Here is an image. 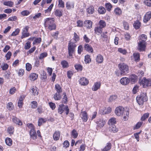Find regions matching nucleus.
Segmentation results:
<instances>
[{
	"label": "nucleus",
	"instance_id": "1",
	"mask_svg": "<svg viewBox=\"0 0 151 151\" xmlns=\"http://www.w3.org/2000/svg\"><path fill=\"white\" fill-rule=\"evenodd\" d=\"M55 22L54 18H47L44 19L43 24L45 27L50 30H52L56 29V24Z\"/></svg>",
	"mask_w": 151,
	"mask_h": 151
},
{
	"label": "nucleus",
	"instance_id": "2",
	"mask_svg": "<svg viewBox=\"0 0 151 151\" xmlns=\"http://www.w3.org/2000/svg\"><path fill=\"white\" fill-rule=\"evenodd\" d=\"M147 40V37L146 35L142 34L140 36L138 48L140 51H143L145 50L146 44V41Z\"/></svg>",
	"mask_w": 151,
	"mask_h": 151
},
{
	"label": "nucleus",
	"instance_id": "3",
	"mask_svg": "<svg viewBox=\"0 0 151 151\" xmlns=\"http://www.w3.org/2000/svg\"><path fill=\"white\" fill-rule=\"evenodd\" d=\"M136 99L137 103L139 105H143L144 102L146 101L147 100L146 93H141L137 97Z\"/></svg>",
	"mask_w": 151,
	"mask_h": 151
},
{
	"label": "nucleus",
	"instance_id": "4",
	"mask_svg": "<svg viewBox=\"0 0 151 151\" xmlns=\"http://www.w3.org/2000/svg\"><path fill=\"white\" fill-rule=\"evenodd\" d=\"M118 67L121 71L120 74L124 75L128 73L129 68L128 66L125 63H121L118 64Z\"/></svg>",
	"mask_w": 151,
	"mask_h": 151
},
{
	"label": "nucleus",
	"instance_id": "5",
	"mask_svg": "<svg viewBox=\"0 0 151 151\" xmlns=\"http://www.w3.org/2000/svg\"><path fill=\"white\" fill-rule=\"evenodd\" d=\"M75 43L72 42H70L68 45V52L69 58H73V54L75 51V48L76 47Z\"/></svg>",
	"mask_w": 151,
	"mask_h": 151
},
{
	"label": "nucleus",
	"instance_id": "6",
	"mask_svg": "<svg viewBox=\"0 0 151 151\" xmlns=\"http://www.w3.org/2000/svg\"><path fill=\"white\" fill-rule=\"evenodd\" d=\"M28 127L31 129L29 134L30 137L33 139H35L37 138V134L35 130L33 125L32 124H27Z\"/></svg>",
	"mask_w": 151,
	"mask_h": 151
},
{
	"label": "nucleus",
	"instance_id": "7",
	"mask_svg": "<svg viewBox=\"0 0 151 151\" xmlns=\"http://www.w3.org/2000/svg\"><path fill=\"white\" fill-rule=\"evenodd\" d=\"M140 83L144 88L150 86H151V79H147L144 78L141 80Z\"/></svg>",
	"mask_w": 151,
	"mask_h": 151
},
{
	"label": "nucleus",
	"instance_id": "8",
	"mask_svg": "<svg viewBox=\"0 0 151 151\" xmlns=\"http://www.w3.org/2000/svg\"><path fill=\"white\" fill-rule=\"evenodd\" d=\"M126 111L124 110V108L121 106L117 107L115 110V113L117 116H120L123 115L125 111Z\"/></svg>",
	"mask_w": 151,
	"mask_h": 151
},
{
	"label": "nucleus",
	"instance_id": "9",
	"mask_svg": "<svg viewBox=\"0 0 151 151\" xmlns=\"http://www.w3.org/2000/svg\"><path fill=\"white\" fill-rule=\"evenodd\" d=\"M29 28V27L28 26H26L24 28L22 33V35L21 37L22 39L27 37L29 36V33L28 32Z\"/></svg>",
	"mask_w": 151,
	"mask_h": 151
},
{
	"label": "nucleus",
	"instance_id": "10",
	"mask_svg": "<svg viewBox=\"0 0 151 151\" xmlns=\"http://www.w3.org/2000/svg\"><path fill=\"white\" fill-rule=\"evenodd\" d=\"M129 80V82L130 81L132 83H135L137 81L138 77L137 76L134 74H132L130 75L128 78Z\"/></svg>",
	"mask_w": 151,
	"mask_h": 151
},
{
	"label": "nucleus",
	"instance_id": "11",
	"mask_svg": "<svg viewBox=\"0 0 151 151\" xmlns=\"http://www.w3.org/2000/svg\"><path fill=\"white\" fill-rule=\"evenodd\" d=\"M106 123L105 121L102 119H98L96 122L97 127L99 128L102 127Z\"/></svg>",
	"mask_w": 151,
	"mask_h": 151
},
{
	"label": "nucleus",
	"instance_id": "12",
	"mask_svg": "<svg viewBox=\"0 0 151 151\" xmlns=\"http://www.w3.org/2000/svg\"><path fill=\"white\" fill-rule=\"evenodd\" d=\"M80 116L83 121L84 122H87L88 119V117L87 113L86 111H82L81 112Z\"/></svg>",
	"mask_w": 151,
	"mask_h": 151
},
{
	"label": "nucleus",
	"instance_id": "13",
	"mask_svg": "<svg viewBox=\"0 0 151 151\" xmlns=\"http://www.w3.org/2000/svg\"><path fill=\"white\" fill-rule=\"evenodd\" d=\"M79 83L82 86H86L88 83V81L86 78L82 77L79 80Z\"/></svg>",
	"mask_w": 151,
	"mask_h": 151
},
{
	"label": "nucleus",
	"instance_id": "14",
	"mask_svg": "<svg viewBox=\"0 0 151 151\" xmlns=\"http://www.w3.org/2000/svg\"><path fill=\"white\" fill-rule=\"evenodd\" d=\"M120 82L122 85H126L129 83V80L128 78L126 77H124L121 79Z\"/></svg>",
	"mask_w": 151,
	"mask_h": 151
},
{
	"label": "nucleus",
	"instance_id": "15",
	"mask_svg": "<svg viewBox=\"0 0 151 151\" xmlns=\"http://www.w3.org/2000/svg\"><path fill=\"white\" fill-rule=\"evenodd\" d=\"M66 106L63 104H61L59 105L58 109V112L60 114H62L63 111L65 110Z\"/></svg>",
	"mask_w": 151,
	"mask_h": 151
},
{
	"label": "nucleus",
	"instance_id": "16",
	"mask_svg": "<svg viewBox=\"0 0 151 151\" xmlns=\"http://www.w3.org/2000/svg\"><path fill=\"white\" fill-rule=\"evenodd\" d=\"M101 85V83L99 82H96L95 83L94 85L92 88V90L94 91H97L100 88Z\"/></svg>",
	"mask_w": 151,
	"mask_h": 151
},
{
	"label": "nucleus",
	"instance_id": "17",
	"mask_svg": "<svg viewBox=\"0 0 151 151\" xmlns=\"http://www.w3.org/2000/svg\"><path fill=\"white\" fill-rule=\"evenodd\" d=\"M84 25L87 28L90 29L92 27V22L90 20H86L84 22Z\"/></svg>",
	"mask_w": 151,
	"mask_h": 151
},
{
	"label": "nucleus",
	"instance_id": "18",
	"mask_svg": "<svg viewBox=\"0 0 151 151\" xmlns=\"http://www.w3.org/2000/svg\"><path fill=\"white\" fill-rule=\"evenodd\" d=\"M94 31L95 34L98 35H99L102 33L103 29L97 26L94 28Z\"/></svg>",
	"mask_w": 151,
	"mask_h": 151
},
{
	"label": "nucleus",
	"instance_id": "19",
	"mask_svg": "<svg viewBox=\"0 0 151 151\" xmlns=\"http://www.w3.org/2000/svg\"><path fill=\"white\" fill-rule=\"evenodd\" d=\"M96 62L98 63H103L104 60V58L101 55H98L96 58Z\"/></svg>",
	"mask_w": 151,
	"mask_h": 151
},
{
	"label": "nucleus",
	"instance_id": "20",
	"mask_svg": "<svg viewBox=\"0 0 151 151\" xmlns=\"http://www.w3.org/2000/svg\"><path fill=\"white\" fill-rule=\"evenodd\" d=\"M12 120L14 123L18 125H22V122L15 116H13Z\"/></svg>",
	"mask_w": 151,
	"mask_h": 151
},
{
	"label": "nucleus",
	"instance_id": "21",
	"mask_svg": "<svg viewBox=\"0 0 151 151\" xmlns=\"http://www.w3.org/2000/svg\"><path fill=\"white\" fill-rule=\"evenodd\" d=\"M38 88L36 87L33 86L31 88L30 91L32 94L34 96H37L38 94Z\"/></svg>",
	"mask_w": 151,
	"mask_h": 151
},
{
	"label": "nucleus",
	"instance_id": "22",
	"mask_svg": "<svg viewBox=\"0 0 151 151\" xmlns=\"http://www.w3.org/2000/svg\"><path fill=\"white\" fill-rule=\"evenodd\" d=\"M151 12H148L146 13L144 17L143 21L145 23L147 22L150 19Z\"/></svg>",
	"mask_w": 151,
	"mask_h": 151
},
{
	"label": "nucleus",
	"instance_id": "23",
	"mask_svg": "<svg viewBox=\"0 0 151 151\" xmlns=\"http://www.w3.org/2000/svg\"><path fill=\"white\" fill-rule=\"evenodd\" d=\"M74 3L72 2L68 1L66 4V7L68 9H71L74 8Z\"/></svg>",
	"mask_w": 151,
	"mask_h": 151
},
{
	"label": "nucleus",
	"instance_id": "24",
	"mask_svg": "<svg viewBox=\"0 0 151 151\" xmlns=\"http://www.w3.org/2000/svg\"><path fill=\"white\" fill-rule=\"evenodd\" d=\"M84 47L86 50L89 52L92 53L93 52V49L91 46L88 44H86L84 46Z\"/></svg>",
	"mask_w": 151,
	"mask_h": 151
},
{
	"label": "nucleus",
	"instance_id": "25",
	"mask_svg": "<svg viewBox=\"0 0 151 151\" xmlns=\"http://www.w3.org/2000/svg\"><path fill=\"white\" fill-rule=\"evenodd\" d=\"M87 12L89 14H92L94 12V9L93 6H91L86 9Z\"/></svg>",
	"mask_w": 151,
	"mask_h": 151
},
{
	"label": "nucleus",
	"instance_id": "26",
	"mask_svg": "<svg viewBox=\"0 0 151 151\" xmlns=\"http://www.w3.org/2000/svg\"><path fill=\"white\" fill-rule=\"evenodd\" d=\"M60 133L59 131H56L53 135V139L55 140H58L60 138Z\"/></svg>",
	"mask_w": 151,
	"mask_h": 151
},
{
	"label": "nucleus",
	"instance_id": "27",
	"mask_svg": "<svg viewBox=\"0 0 151 151\" xmlns=\"http://www.w3.org/2000/svg\"><path fill=\"white\" fill-rule=\"evenodd\" d=\"M116 119L114 117H112L110 119L108 122V124L110 125H113L116 124Z\"/></svg>",
	"mask_w": 151,
	"mask_h": 151
},
{
	"label": "nucleus",
	"instance_id": "28",
	"mask_svg": "<svg viewBox=\"0 0 151 151\" xmlns=\"http://www.w3.org/2000/svg\"><path fill=\"white\" fill-rule=\"evenodd\" d=\"M98 26L103 29L106 25V22L103 20H101L98 24Z\"/></svg>",
	"mask_w": 151,
	"mask_h": 151
},
{
	"label": "nucleus",
	"instance_id": "29",
	"mask_svg": "<svg viewBox=\"0 0 151 151\" xmlns=\"http://www.w3.org/2000/svg\"><path fill=\"white\" fill-rule=\"evenodd\" d=\"M63 12L62 10L56 9L55 12V14L56 16L60 17L62 15Z\"/></svg>",
	"mask_w": 151,
	"mask_h": 151
},
{
	"label": "nucleus",
	"instance_id": "30",
	"mask_svg": "<svg viewBox=\"0 0 151 151\" xmlns=\"http://www.w3.org/2000/svg\"><path fill=\"white\" fill-rule=\"evenodd\" d=\"M38 77V75L35 73H31L29 76L30 79L31 81H34L36 80Z\"/></svg>",
	"mask_w": 151,
	"mask_h": 151
},
{
	"label": "nucleus",
	"instance_id": "31",
	"mask_svg": "<svg viewBox=\"0 0 151 151\" xmlns=\"http://www.w3.org/2000/svg\"><path fill=\"white\" fill-rule=\"evenodd\" d=\"M4 5L10 7H12L14 4V2L11 1H5L3 3Z\"/></svg>",
	"mask_w": 151,
	"mask_h": 151
},
{
	"label": "nucleus",
	"instance_id": "32",
	"mask_svg": "<svg viewBox=\"0 0 151 151\" xmlns=\"http://www.w3.org/2000/svg\"><path fill=\"white\" fill-rule=\"evenodd\" d=\"M111 145L110 143H108L105 147L103 149L102 151H107L109 150L111 147Z\"/></svg>",
	"mask_w": 151,
	"mask_h": 151
},
{
	"label": "nucleus",
	"instance_id": "33",
	"mask_svg": "<svg viewBox=\"0 0 151 151\" xmlns=\"http://www.w3.org/2000/svg\"><path fill=\"white\" fill-rule=\"evenodd\" d=\"M5 142L6 144L9 146H11L12 144V141L11 139L7 137L5 139Z\"/></svg>",
	"mask_w": 151,
	"mask_h": 151
},
{
	"label": "nucleus",
	"instance_id": "34",
	"mask_svg": "<svg viewBox=\"0 0 151 151\" xmlns=\"http://www.w3.org/2000/svg\"><path fill=\"white\" fill-rule=\"evenodd\" d=\"M134 28L136 29H138L141 26L140 22L138 21H136L134 24Z\"/></svg>",
	"mask_w": 151,
	"mask_h": 151
},
{
	"label": "nucleus",
	"instance_id": "35",
	"mask_svg": "<svg viewBox=\"0 0 151 151\" xmlns=\"http://www.w3.org/2000/svg\"><path fill=\"white\" fill-rule=\"evenodd\" d=\"M53 4H51L49 7L45 11V13L46 14H49L51 12L53 6Z\"/></svg>",
	"mask_w": 151,
	"mask_h": 151
},
{
	"label": "nucleus",
	"instance_id": "36",
	"mask_svg": "<svg viewBox=\"0 0 151 151\" xmlns=\"http://www.w3.org/2000/svg\"><path fill=\"white\" fill-rule=\"evenodd\" d=\"M47 55V53L45 52H44L40 54L39 58L40 60H42L45 58L46 57Z\"/></svg>",
	"mask_w": 151,
	"mask_h": 151
},
{
	"label": "nucleus",
	"instance_id": "37",
	"mask_svg": "<svg viewBox=\"0 0 151 151\" xmlns=\"http://www.w3.org/2000/svg\"><path fill=\"white\" fill-rule=\"evenodd\" d=\"M71 135L74 138H76L78 136V133L76 130L74 129L71 132Z\"/></svg>",
	"mask_w": 151,
	"mask_h": 151
},
{
	"label": "nucleus",
	"instance_id": "38",
	"mask_svg": "<svg viewBox=\"0 0 151 151\" xmlns=\"http://www.w3.org/2000/svg\"><path fill=\"white\" fill-rule=\"evenodd\" d=\"M61 98V96L59 93H56L54 96V98L55 100H60Z\"/></svg>",
	"mask_w": 151,
	"mask_h": 151
},
{
	"label": "nucleus",
	"instance_id": "39",
	"mask_svg": "<svg viewBox=\"0 0 151 151\" xmlns=\"http://www.w3.org/2000/svg\"><path fill=\"white\" fill-rule=\"evenodd\" d=\"M110 130L114 133L118 131V129L114 125H111L110 127Z\"/></svg>",
	"mask_w": 151,
	"mask_h": 151
},
{
	"label": "nucleus",
	"instance_id": "40",
	"mask_svg": "<svg viewBox=\"0 0 151 151\" xmlns=\"http://www.w3.org/2000/svg\"><path fill=\"white\" fill-rule=\"evenodd\" d=\"M98 11L99 13L104 14L105 13L106 10L104 7L101 6L99 8Z\"/></svg>",
	"mask_w": 151,
	"mask_h": 151
},
{
	"label": "nucleus",
	"instance_id": "41",
	"mask_svg": "<svg viewBox=\"0 0 151 151\" xmlns=\"http://www.w3.org/2000/svg\"><path fill=\"white\" fill-rule=\"evenodd\" d=\"M84 61L86 63H89L91 61L90 56L88 55L85 56Z\"/></svg>",
	"mask_w": 151,
	"mask_h": 151
},
{
	"label": "nucleus",
	"instance_id": "42",
	"mask_svg": "<svg viewBox=\"0 0 151 151\" xmlns=\"http://www.w3.org/2000/svg\"><path fill=\"white\" fill-rule=\"evenodd\" d=\"M46 120L44 119L39 118L38 120V125L39 126H40L42 124L44 123L45 122Z\"/></svg>",
	"mask_w": 151,
	"mask_h": 151
},
{
	"label": "nucleus",
	"instance_id": "43",
	"mask_svg": "<svg viewBox=\"0 0 151 151\" xmlns=\"http://www.w3.org/2000/svg\"><path fill=\"white\" fill-rule=\"evenodd\" d=\"M114 12L116 15H120L122 13V11L120 8H117L115 9Z\"/></svg>",
	"mask_w": 151,
	"mask_h": 151
},
{
	"label": "nucleus",
	"instance_id": "44",
	"mask_svg": "<svg viewBox=\"0 0 151 151\" xmlns=\"http://www.w3.org/2000/svg\"><path fill=\"white\" fill-rule=\"evenodd\" d=\"M99 113L101 114H106V109L105 107L101 108L99 111Z\"/></svg>",
	"mask_w": 151,
	"mask_h": 151
},
{
	"label": "nucleus",
	"instance_id": "45",
	"mask_svg": "<svg viewBox=\"0 0 151 151\" xmlns=\"http://www.w3.org/2000/svg\"><path fill=\"white\" fill-rule=\"evenodd\" d=\"M55 90L57 91V92L58 93H59L61 92H62V90L60 86L58 84H56L55 85Z\"/></svg>",
	"mask_w": 151,
	"mask_h": 151
},
{
	"label": "nucleus",
	"instance_id": "46",
	"mask_svg": "<svg viewBox=\"0 0 151 151\" xmlns=\"http://www.w3.org/2000/svg\"><path fill=\"white\" fill-rule=\"evenodd\" d=\"M61 64L64 68H67L68 66V62L65 60L62 61L61 62Z\"/></svg>",
	"mask_w": 151,
	"mask_h": 151
},
{
	"label": "nucleus",
	"instance_id": "47",
	"mask_svg": "<svg viewBox=\"0 0 151 151\" xmlns=\"http://www.w3.org/2000/svg\"><path fill=\"white\" fill-rule=\"evenodd\" d=\"M14 128L13 127H10L7 128V131L10 134H12L13 133Z\"/></svg>",
	"mask_w": 151,
	"mask_h": 151
},
{
	"label": "nucleus",
	"instance_id": "48",
	"mask_svg": "<svg viewBox=\"0 0 151 151\" xmlns=\"http://www.w3.org/2000/svg\"><path fill=\"white\" fill-rule=\"evenodd\" d=\"M133 56L136 61H138L139 60V55L138 53H135L133 54Z\"/></svg>",
	"mask_w": 151,
	"mask_h": 151
},
{
	"label": "nucleus",
	"instance_id": "49",
	"mask_svg": "<svg viewBox=\"0 0 151 151\" xmlns=\"http://www.w3.org/2000/svg\"><path fill=\"white\" fill-rule=\"evenodd\" d=\"M129 114V113L128 111L127 110L125 111L124 113L123 114V115L124 116L123 117V119H124V120H127Z\"/></svg>",
	"mask_w": 151,
	"mask_h": 151
},
{
	"label": "nucleus",
	"instance_id": "50",
	"mask_svg": "<svg viewBox=\"0 0 151 151\" xmlns=\"http://www.w3.org/2000/svg\"><path fill=\"white\" fill-rule=\"evenodd\" d=\"M105 7L107 10L110 11L112 7V6L110 3H106L105 4Z\"/></svg>",
	"mask_w": 151,
	"mask_h": 151
},
{
	"label": "nucleus",
	"instance_id": "51",
	"mask_svg": "<svg viewBox=\"0 0 151 151\" xmlns=\"http://www.w3.org/2000/svg\"><path fill=\"white\" fill-rule=\"evenodd\" d=\"M143 123L142 122H138L136 125L135 127H134V129H136L139 128L141 125H142Z\"/></svg>",
	"mask_w": 151,
	"mask_h": 151
},
{
	"label": "nucleus",
	"instance_id": "52",
	"mask_svg": "<svg viewBox=\"0 0 151 151\" xmlns=\"http://www.w3.org/2000/svg\"><path fill=\"white\" fill-rule=\"evenodd\" d=\"M75 69L81 71L83 69L82 65L79 64L76 65H75Z\"/></svg>",
	"mask_w": 151,
	"mask_h": 151
},
{
	"label": "nucleus",
	"instance_id": "53",
	"mask_svg": "<svg viewBox=\"0 0 151 151\" xmlns=\"http://www.w3.org/2000/svg\"><path fill=\"white\" fill-rule=\"evenodd\" d=\"M7 108L9 110H12L14 108V106L12 102H9L7 105Z\"/></svg>",
	"mask_w": 151,
	"mask_h": 151
},
{
	"label": "nucleus",
	"instance_id": "54",
	"mask_svg": "<svg viewBox=\"0 0 151 151\" xmlns=\"http://www.w3.org/2000/svg\"><path fill=\"white\" fill-rule=\"evenodd\" d=\"M31 107L33 109H35L37 106V102L35 101H33L31 102Z\"/></svg>",
	"mask_w": 151,
	"mask_h": 151
},
{
	"label": "nucleus",
	"instance_id": "55",
	"mask_svg": "<svg viewBox=\"0 0 151 151\" xmlns=\"http://www.w3.org/2000/svg\"><path fill=\"white\" fill-rule=\"evenodd\" d=\"M149 114L146 113L141 118L142 121H144L149 116Z\"/></svg>",
	"mask_w": 151,
	"mask_h": 151
},
{
	"label": "nucleus",
	"instance_id": "56",
	"mask_svg": "<svg viewBox=\"0 0 151 151\" xmlns=\"http://www.w3.org/2000/svg\"><path fill=\"white\" fill-rule=\"evenodd\" d=\"M19 31L20 29L19 28H17L12 32L11 35L12 36H15L18 34Z\"/></svg>",
	"mask_w": 151,
	"mask_h": 151
},
{
	"label": "nucleus",
	"instance_id": "57",
	"mask_svg": "<svg viewBox=\"0 0 151 151\" xmlns=\"http://www.w3.org/2000/svg\"><path fill=\"white\" fill-rule=\"evenodd\" d=\"M63 95H64V96L62 99V103L66 104L67 102V97L66 93H63Z\"/></svg>",
	"mask_w": 151,
	"mask_h": 151
},
{
	"label": "nucleus",
	"instance_id": "58",
	"mask_svg": "<svg viewBox=\"0 0 151 151\" xmlns=\"http://www.w3.org/2000/svg\"><path fill=\"white\" fill-rule=\"evenodd\" d=\"M30 14V12L28 10H24L22 11L21 12V14L22 15L24 16H26L29 15Z\"/></svg>",
	"mask_w": 151,
	"mask_h": 151
},
{
	"label": "nucleus",
	"instance_id": "59",
	"mask_svg": "<svg viewBox=\"0 0 151 151\" xmlns=\"http://www.w3.org/2000/svg\"><path fill=\"white\" fill-rule=\"evenodd\" d=\"M31 43L29 41L27 42L24 46V48L26 50L29 49L31 47Z\"/></svg>",
	"mask_w": 151,
	"mask_h": 151
},
{
	"label": "nucleus",
	"instance_id": "60",
	"mask_svg": "<svg viewBox=\"0 0 151 151\" xmlns=\"http://www.w3.org/2000/svg\"><path fill=\"white\" fill-rule=\"evenodd\" d=\"M26 70L28 71H30L32 69V65L29 63H27L26 64Z\"/></svg>",
	"mask_w": 151,
	"mask_h": 151
},
{
	"label": "nucleus",
	"instance_id": "61",
	"mask_svg": "<svg viewBox=\"0 0 151 151\" xmlns=\"http://www.w3.org/2000/svg\"><path fill=\"white\" fill-rule=\"evenodd\" d=\"M118 51L120 53L124 55L125 54L127 53V51L125 50L122 48H118Z\"/></svg>",
	"mask_w": 151,
	"mask_h": 151
},
{
	"label": "nucleus",
	"instance_id": "62",
	"mask_svg": "<svg viewBox=\"0 0 151 151\" xmlns=\"http://www.w3.org/2000/svg\"><path fill=\"white\" fill-rule=\"evenodd\" d=\"M49 104L50 107L52 110H54L55 109L56 105L55 103L50 102H49Z\"/></svg>",
	"mask_w": 151,
	"mask_h": 151
},
{
	"label": "nucleus",
	"instance_id": "63",
	"mask_svg": "<svg viewBox=\"0 0 151 151\" xmlns=\"http://www.w3.org/2000/svg\"><path fill=\"white\" fill-rule=\"evenodd\" d=\"M59 6L60 7L63 8L64 6V3L62 0H58Z\"/></svg>",
	"mask_w": 151,
	"mask_h": 151
},
{
	"label": "nucleus",
	"instance_id": "64",
	"mask_svg": "<svg viewBox=\"0 0 151 151\" xmlns=\"http://www.w3.org/2000/svg\"><path fill=\"white\" fill-rule=\"evenodd\" d=\"M145 4L148 6H151V0H145Z\"/></svg>",
	"mask_w": 151,
	"mask_h": 151
}]
</instances>
